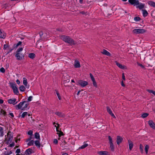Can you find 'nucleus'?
<instances>
[{
	"instance_id": "nucleus-1",
	"label": "nucleus",
	"mask_w": 155,
	"mask_h": 155,
	"mask_svg": "<svg viewBox=\"0 0 155 155\" xmlns=\"http://www.w3.org/2000/svg\"><path fill=\"white\" fill-rule=\"evenodd\" d=\"M29 103L28 101H24L20 102L15 106V107L17 110H26L29 108Z\"/></svg>"
},
{
	"instance_id": "nucleus-2",
	"label": "nucleus",
	"mask_w": 155,
	"mask_h": 155,
	"mask_svg": "<svg viewBox=\"0 0 155 155\" xmlns=\"http://www.w3.org/2000/svg\"><path fill=\"white\" fill-rule=\"evenodd\" d=\"M61 38L65 42L68 43L70 45L75 44L73 40L69 36L62 35L61 36Z\"/></svg>"
},
{
	"instance_id": "nucleus-3",
	"label": "nucleus",
	"mask_w": 155,
	"mask_h": 155,
	"mask_svg": "<svg viewBox=\"0 0 155 155\" xmlns=\"http://www.w3.org/2000/svg\"><path fill=\"white\" fill-rule=\"evenodd\" d=\"M147 30L144 29H134L133 30V33L135 34H143L146 32Z\"/></svg>"
},
{
	"instance_id": "nucleus-4",
	"label": "nucleus",
	"mask_w": 155,
	"mask_h": 155,
	"mask_svg": "<svg viewBox=\"0 0 155 155\" xmlns=\"http://www.w3.org/2000/svg\"><path fill=\"white\" fill-rule=\"evenodd\" d=\"M34 136H30V137L26 140V141L27 142L29 141L28 143V145L29 146H31L33 145L35 140Z\"/></svg>"
},
{
	"instance_id": "nucleus-5",
	"label": "nucleus",
	"mask_w": 155,
	"mask_h": 155,
	"mask_svg": "<svg viewBox=\"0 0 155 155\" xmlns=\"http://www.w3.org/2000/svg\"><path fill=\"white\" fill-rule=\"evenodd\" d=\"M53 125H54V127H56L57 134H58V136H63V133L60 130H59V124L58 123L54 122L53 123Z\"/></svg>"
},
{
	"instance_id": "nucleus-6",
	"label": "nucleus",
	"mask_w": 155,
	"mask_h": 155,
	"mask_svg": "<svg viewBox=\"0 0 155 155\" xmlns=\"http://www.w3.org/2000/svg\"><path fill=\"white\" fill-rule=\"evenodd\" d=\"M11 86L13 90L14 93L15 94L18 95L19 92L16 84L13 83H12Z\"/></svg>"
},
{
	"instance_id": "nucleus-7",
	"label": "nucleus",
	"mask_w": 155,
	"mask_h": 155,
	"mask_svg": "<svg viewBox=\"0 0 155 155\" xmlns=\"http://www.w3.org/2000/svg\"><path fill=\"white\" fill-rule=\"evenodd\" d=\"M77 84L84 87L88 84V82L84 81L79 80L77 81Z\"/></svg>"
},
{
	"instance_id": "nucleus-8",
	"label": "nucleus",
	"mask_w": 155,
	"mask_h": 155,
	"mask_svg": "<svg viewBox=\"0 0 155 155\" xmlns=\"http://www.w3.org/2000/svg\"><path fill=\"white\" fill-rule=\"evenodd\" d=\"M40 136H34L35 138L37 139L36 140H35V144L36 146L38 147H40Z\"/></svg>"
},
{
	"instance_id": "nucleus-9",
	"label": "nucleus",
	"mask_w": 155,
	"mask_h": 155,
	"mask_svg": "<svg viewBox=\"0 0 155 155\" xmlns=\"http://www.w3.org/2000/svg\"><path fill=\"white\" fill-rule=\"evenodd\" d=\"M7 101L8 103L10 104H13L14 105L18 103L16 99L15 98H12L8 99Z\"/></svg>"
},
{
	"instance_id": "nucleus-10",
	"label": "nucleus",
	"mask_w": 155,
	"mask_h": 155,
	"mask_svg": "<svg viewBox=\"0 0 155 155\" xmlns=\"http://www.w3.org/2000/svg\"><path fill=\"white\" fill-rule=\"evenodd\" d=\"M115 63L120 68L122 69H127V67L125 65H123L119 63L117 61H115Z\"/></svg>"
},
{
	"instance_id": "nucleus-11",
	"label": "nucleus",
	"mask_w": 155,
	"mask_h": 155,
	"mask_svg": "<svg viewBox=\"0 0 155 155\" xmlns=\"http://www.w3.org/2000/svg\"><path fill=\"white\" fill-rule=\"evenodd\" d=\"M145 5L139 2H138V4L136 5L137 8H139L140 9H142L144 8Z\"/></svg>"
},
{
	"instance_id": "nucleus-12",
	"label": "nucleus",
	"mask_w": 155,
	"mask_h": 155,
	"mask_svg": "<svg viewBox=\"0 0 155 155\" xmlns=\"http://www.w3.org/2000/svg\"><path fill=\"white\" fill-rule=\"evenodd\" d=\"M107 112L113 117L114 118H115L116 117L112 113V111L110 108L109 107H107Z\"/></svg>"
},
{
	"instance_id": "nucleus-13",
	"label": "nucleus",
	"mask_w": 155,
	"mask_h": 155,
	"mask_svg": "<svg viewBox=\"0 0 155 155\" xmlns=\"http://www.w3.org/2000/svg\"><path fill=\"white\" fill-rule=\"evenodd\" d=\"M123 141V138L121 136H117V143L119 145Z\"/></svg>"
},
{
	"instance_id": "nucleus-14",
	"label": "nucleus",
	"mask_w": 155,
	"mask_h": 155,
	"mask_svg": "<svg viewBox=\"0 0 155 155\" xmlns=\"http://www.w3.org/2000/svg\"><path fill=\"white\" fill-rule=\"evenodd\" d=\"M148 123L150 127L153 129H155V124L152 120L148 121Z\"/></svg>"
},
{
	"instance_id": "nucleus-15",
	"label": "nucleus",
	"mask_w": 155,
	"mask_h": 155,
	"mask_svg": "<svg viewBox=\"0 0 155 155\" xmlns=\"http://www.w3.org/2000/svg\"><path fill=\"white\" fill-rule=\"evenodd\" d=\"M128 2L131 5L136 6L138 4L139 1L137 0H129Z\"/></svg>"
},
{
	"instance_id": "nucleus-16",
	"label": "nucleus",
	"mask_w": 155,
	"mask_h": 155,
	"mask_svg": "<svg viewBox=\"0 0 155 155\" xmlns=\"http://www.w3.org/2000/svg\"><path fill=\"white\" fill-rule=\"evenodd\" d=\"M74 66L75 68H79L81 67L80 62L78 60H76L74 63Z\"/></svg>"
},
{
	"instance_id": "nucleus-17",
	"label": "nucleus",
	"mask_w": 155,
	"mask_h": 155,
	"mask_svg": "<svg viewBox=\"0 0 155 155\" xmlns=\"http://www.w3.org/2000/svg\"><path fill=\"white\" fill-rule=\"evenodd\" d=\"M23 83L24 85L27 87V88H29V86L28 85L27 80L25 78H23Z\"/></svg>"
},
{
	"instance_id": "nucleus-18",
	"label": "nucleus",
	"mask_w": 155,
	"mask_h": 155,
	"mask_svg": "<svg viewBox=\"0 0 155 155\" xmlns=\"http://www.w3.org/2000/svg\"><path fill=\"white\" fill-rule=\"evenodd\" d=\"M13 136H7L5 137V139L7 140V143L8 144L11 143L13 140Z\"/></svg>"
},
{
	"instance_id": "nucleus-19",
	"label": "nucleus",
	"mask_w": 155,
	"mask_h": 155,
	"mask_svg": "<svg viewBox=\"0 0 155 155\" xmlns=\"http://www.w3.org/2000/svg\"><path fill=\"white\" fill-rule=\"evenodd\" d=\"M101 53L103 54L108 56H110L111 55L110 53L105 49H103Z\"/></svg>"
},
{
	"instance_id": "nucleus-20",
	"label": "nucleus",
	"mask_w": 155,
	"mask_h": 155,
	"mask_svg": "<svg viewBox=\"0 0 155 155\" xmlns=\"http://www.w3.org/2000/svg\"><path fill=\"white\" fill-rule=\"evenodd\" d=\"M16 57L17 59L18 60H21L22 59L23 57L22 54H20V53H17L16 54Z\"/></svg>"
},
{
	"instance_id": "nucleus-21",
	"label": "nucleus",
	"mask_w": 155,
	"mask_h": 155,
	"mask_svg": "<svg viewBox=\"0 0 155 155\" xmlns=\"http://www.w3.org/2000/svg\"><path fill=\"white\" fill-rule=\"evenodd\" d=\"M6 34L3 31L0 30V38H5L6 37Z\"/></svg>"
},
{
	"instance_id": "nucleus-22",
	"label": "nucleus",
	"mask_w": 155,
	"mask_h": 155,
	"mask_svg": "<svg viewBox=\"0 0 155 155\" xmlns=\"http://www.w3.org/2000/svg\"><path fill=\"white\" fill-rule=\"evenodd\" d=\"M128 143L129 144V150H131L133 147V143L131 140H128Z\"/></svg>"
},
{
	"instance_id": "nucleus-23",
	"label": "nucleus",
	"mask_w": 155,
	"mask_h": 155,
	"mask_svg": "<svg viewBox=\"0 0 155 155\" xmlns=\"http://www.w3.org/2000/svg\"><path fill=\"white\" fill-rule=\"evenodd\" d=\"M100 155H109V153L107 151H101L98 152Z\"/></svg>"
},
{
	"instance_id": "nucleus-24",
	"label": "nucleus",
	"mask_w": 155,
	"mask_h": 155,
	"mask_svg": "<svg viewBox=\"0 0 155 155\" xmlns=\"http://www.w3.org/2000/svg\"><path fill=\"white\" fill-rule=\"evenodd\" d=\"M147 3L150 6L155 8V2L153 1H149L147 2Z\"/></svg>"
},
{
	"instance_id": "nucleus-25",
	"label": "nucleus",
	"mask_w": 155,
	"mask_h": 155,
	"mask_svg": "<svg viewBox=\"0 0 155 155\" xmlns=\"http://www.w3.org/2000/svg\"><path fill=\"white\" fill-rule=\"evenodd\" d=\"M143 15L144 17H146L148 14L146 10H142Z\"/></svg>"
},
{
	"instance_id": "nucleus-26",
	"label": "nucleus",
	"mask_w": 155,
	"mask_h": 155,
	"mask_svg": "<svg viewBox=\"0 0 155 155\" xmlns=\"http://www.w3.org/2000/svg\"><path fill=\"white\" fill-rule=\"evenodd\" d=\"M55 114L61 117H63L64 116V114L59 112H56Z\"/></svg>"
},
{
	"instance_id": "nucleus-27",
	"label": "nucleus",
	"mask_w": 155,
	"mask_h": 155,
	"mask_svg": "<svg viewBox=\"0 0 155 155\" xmlns=\"http://www.w3.org/2000/svg\"><path fill=\"white\" fill-rule=\"evenodd\" d=\"M35 57V54L33 53H30L28 55V57L31 58L33 59Z\"/></svg>"
},
{
	"instance_id": "nucleus-28",
	"label": "nucleus",
	"mask_w": 155,
	"mask_h": 155,
	"mask_svg": "<svg viewBox=\"0 0 155 155\" xmlns=\"http://www.w3.org/2000/svg\"><path fill=\"white\" fill-rule=\"evenodd\" d=\"M25 87L23 85H21L19 87V89L20 91L24 92L25 91Z\"/></svg>"
},
{
	"instance_id": "nucleus-29",
	"label": "nucleus",
	"mask_w": 155,
	"mask_h": 155,
	"mask_svg": "<svg viewBox=\"0 0 155 155\" xmlns=\"http://www.w3.org/2000/svg\"><path fill=\"white\" fill-rule=\"evenodd\" d=\"M110 148L111 151H114V146L113 143L110 144Z\"/></svg>"
},
{
	"instance_id": "nucleus-30",
	"label": "nucleus",
	"mask_w": 155,
	"mask_h": 155,
	"mask_svg": "<svg viewBox=\"0 0 155 155\" xmlns=\"http://www.w3.org/2000/svg\"><path fill=\"white\" fill-rule=\"evenodd\" d=\"M88 145V144L87 143H85L83 145L81 146L79 148V149H83L85 147H87V146Z\"/></svg>"
},
{
	"instance_id": "nucleus-31",
	"label": "nucleus",
	"mask_w": 155,
	"mask_h": 155,
	"mask_svg": "<svg viewBox=\"0 0 155 155\" xmlns=\"http://www.w3.org/2000/svg\"><path fill=\"white\" fill-rule=\"evenodd\" d=\"M148 115L149 114L147 113H144L142 114L141 117L143 118H144L147 117Z\"/></svg>"
},
{
	"instance_id": "nucleus-32",
	"label": "nucleus",
	"mask_w": 155,
	"mask_h": 155,
	"mask_svg": "<svg viewBox=\"0 0 155 155\" xmlns=\"http://www.w3.org/2000/svg\"><path fill=\"white\" fill-rule=\"evenodd\" d=\"M149 148V146L148 145H146L145 146V149L146 153L147 154L148 153V150Z\"/></svg>"
},
{
	"instance_id": "nucleus-33",
	"label": "nucleus",
	"mask_w": 155,
	"mask_h": 155,
	"mask_svg": "<svg viewBox=\"0 0 155 155\" xmlns=\"http://www.w3.org/2000/svg\"><path fill=\"white\" fill-rule=\"evenodd\" d=\"M31 151L32 149L29 148L26 150V152L28 154H29L31 153Z\"/></svg>"
},
{
	"instance_id": "nucleus-34",
	"label": "nucleus",
	"mask_w": 155,
	"mask_h": 155,
	"mask_svg": "<svg viewBox=\"0 0 155 155\" xmlns=\"http://www.w3.org/2000/svg\"><path fill=\"white\" fill-rule=\"evenodd\" d=\"M28 114V113L27 112H23L21 115V117L22 118H24Z\"/></svg>"
},
{
	"instance_id": "nucleus-35",
	"label": "nucleus",
	"mask_w": 155,
	"mask_h": 155,
	"mask_svg": "<svg viewBox=\"0 0 155 155\" xmlns=\"http://www.w3.org/2000/svg\"><path fill=\"white\" fill-rule=\"evenodd\" d=\"M140 18L138 17H136L134 18V20L135 21H138L140 20Z\"/></svg>"
},
{
	"instance_id": "nucleus-36",
	"label": "nucleus",
	"mask_w": 155,
	"mask_h": 155,
	"mask_svg": "<svg viewBox=\"0 0 155 155\" xmlns=\"http://www.w3.org/2000/svg\"><path fill=\"white\" fill-rule=\"evenodd\" d=\"M140 152L141 153H143V146L141 144H140Z\"/></svg>"
},
{
	"instance_id": "nucleus-37",
	"label": "nucleus",
	"mask_w": 155,
	"mask_h": 155,
	"mask_svg": "<svg viewBox=\"0 0 155 155\" xmlns=\"http://www.w3.org/2000/svg\"><path fill=\"white\" fill-rule=\"evenodd\" d=\"M108 139L109 140V143L110 144L113 143L112 138L110 136H109Z\"/></svg>"
},
{
	"instance_id": "nucleus-38",
	"label": "nucleus",
	"mask_w": 155,
	"mask_h": 155,
	"mask_svg": "<svg viewBox=\"0 0 155 155\" xmlns=\"http://www.w3.org/2000/svg\"><path fill=\"white\" fill-rule=\"evenodd\" d=\"M56 93L57 95V96L58 97V99L59 100H61V97L60 96V94H59V93H58V91H56Z\"/></svg>"
},
{
	"instance_id": "nucleus-39",
	"label": "nucleus",
	"mask_w": 155,
	"mask_h": 155,
	"mask_svg": "<svg viewBox=\"0 0 155 155\" xmlns=\"http://www.w3.org/2000/svg\"><path fill=\"white\" fill-rule=\"evenodd\" d=\"M12 153V152L11 151L9 152H5L4 153V154L5 155H9V154H10Z\"/></svg>"
},
{
	"instance_id": "nucleus-40",
	"label": "nucleus",
	"mask_w": 155,
	"mask_h": 155,
	"mask_svg": "<svg viewBox=\"0 0 155 155\" xmlns=\"http://www.w3.org/2000/svg\"><path fill=\"white\" fill-rule=\"evenodd\" d=\"M93 83L94 86L96 87H97V85L96 83V82L95 81V80L92 81Z\"/></svg>"
},
{
	"instance_id": "nucleus-41",
	"label": "nucleus",
	"mask_w": 155,
	"mask_h": 155,
	"mask_svg": "<svg viewBox=\"0 0 155 155\" xmlns=\"http://www.w3.org/2000/svg\"><path fill=\"white\" fill-rule=\"evenodd\" d=\"M23 50V48H19L17 51V53H19V52Z\"/></svg>"
},
{
	"instance_id": "nucleus-42",
	"label": "nucleus",
	"mask_w": 155,
	"mask_h": 155,
	"mask_svg": "<svg viewBox=\"0 0 155 155\" xmlns=\"http://www.w3.org/2000/svg\"><path fill=\"white\" fill-rule=\"evenodd\" d=\"M32 96H30L28 98V101H32Z\"/></svg>"
},
{
	"instance_id": "nucleus-43",
	"label": "nucleus",
	"mask_w": 155,
	"mask_h": 155,
	"mask_svg": "<svg viewBox=\"0 0 155 155\" xmlns=\"http://www.w3.org/2000/svg\"><path fill=\"white\" fill-rule=\"evenodd\" d=\"M0 71L1 72L4 73L5 72V70L2 67L0 68Z\"/></svg>"
},
{
	"instance_id": "nucleus-44",
	"label": "nucleus",
	"mask_w": 155,
	"mask_h": 155,
	"mask_svg": "<svg viewBox=\"0 0 155 155\" xmlns=\"http://www.w3.org/2000/svg\"><path fill=\"white\" fill-rule=\"evenodd\" d=\"M33 132L32 130H30L28 132L27 134L28 135H31L32 134Z\"/></svg>"
},
{
	"instance_id": "nucleus-45",
	"label": "nucleus",
	"mask_w": 155,
	"mask_h": 155,
	"mask_svg": "<svg viewBox=\"0 0 155 155\" xmlns=\"http://www.w3.org/2000/svg\"><path fill=\"white\" fill-rule=\"evenodd\" d=\"M90 76L91 77V78L92 81H93L95 79L94 78V77H93V76L92 74L91 73H90Z\"/></svg>"
},
{
	"instance_id": "nucleus-46",
	"label": "nucleus",
	"mask_w": 155,
	"mask_h": 155,
	"mask_svg": "<svg viewBox=\"0 0 155 155\" xmlns=\"http://www.w3.org/2000/svg\"><path fill=\"white\" fill-rule=\"evenodd\" d=\"M147 91L149 93H151L153 94V93H154V92L155 91H154L151 90H150L149 89L147 90Z\"/></svg>"
},
{
	"instance_id": "nucleus-47",
	"label": "nucleus",
	"mask_w": 155,
	"mask_h": 155,
	"mask_svg": "<svg viewBox=\"0 0 155 155\" xmlns=\"http://www.w3.org/2000/svg\"><path fill=\"white\" fill-rule=\"evenodd\" d=\"M15 143L14 142H12L11 144H10L9 145V147H12L14 146Z\"/></svg>"
},
{
	"instance_id": "nucleus-48",
	"label": "nucleus",
	"mask_w": 155,
	"mask_h": 155,
	"mask_svg": "<svg viewBox=\"0 0 155 155\" xmlns=\"http://www.w3.org/2000/svg\"><path fill=\"white\" fill-rule=\"evenodd\" d=\"M53 142L54 143L56 144H57L58 143V141L57 139H54Z\"/></svg>"
},
{
	"instance_id": "nucleus-49",
	"label": "nucleus",
	"mask_w": 155,
	"mask_h": 155,
	"mask_svg": "<svg viewBox=\"0 0 155 155\" xmlns=\"http://www.w3.org/2000/svg\"><path fill=\"white\" fill-rule=\"evenodd\" d=\"M20 152V150L19 149H17L16 151V153H18Z\"/></svg>"
},
{
	"instance_id": "nucleus-50",
	"label": "nucleus",
	"mask_w": 155,
	"mask_h": 155,
	"mask_svg": "<svg viewBox=\"0 0 155 155\" xmlns=\"http://www.w3.org/2000/svg\"><path fill=\"white\" fill-rule=\"evenodd\" d=\"M8 47V45H4V49H6Z\"/></svg>"
},
{
	"instance_id": "nucleus-51",
	"label": "nucleus",
	"mask_w": 155,
	"mask_h": 155,
	"mask_svg": "<svg viewBox=\"0 0 155 155\" xmlns=\"http://www.w3.org/2000/svg\"><path fill=\"white\" fill-rule=\"evenodd\" d=\"M21 42L20 41L18 42V43L16 45V47H18V46L21 45Z\"/></svg>"
},
{
	"instance_id": "nucleus-52",
	"label": "nucleus",
	"mask_w": 155,
	"mask_h": 155,
	"mask_svg": "<svg viewBox=\"0 0 155 155\" xmlns=\"http://www.w3.org/2000/svg\"><path fill=\"white\" fill-rule=\"evenodd\" d=\"M122 78H123V79L124 80H125V75H124V73H123V74H122Z\"/></svg>"
},
{
	"instance_id": "nucleus-53",
	"label": "nucleus",
	"mask_w": 155,
	"mask_h": 155,
	"mask_svg": "<svg viewBox=\"0 0 155 155\" xmlns=\"http://www.w3.org/2000/svg\"><path fill=\"white\" fill-rule=\"evenodd\" d=\"M121 86H122V87H125V84H124V82L123 81H121Z\"/></svg>"
},
{
	"instance_id": "nucleus-54",
	"label": "nucleus",
	"mask_w": 155,
	"mask_h": 155,
	"mask_svg": "<svg viewBox=\"0 0 155 155\" xmlns=\"http://www.w3.org/2000/svg\"><path fill=\"white\" fill-rule=\"evenodd\" d=\"M138 64L139 66H140V67L142 68H143L144 67V66L141 64Z\"/></svg>"
},
{
	"instance_id": "nucleus-55",
	"label": "nucleus",
	"mask_w": 155,
	"mask_h": 155,
	"mask_svg": "<svg viewBox=\"0 0 155 155\" xmlns=\"http://www.w3.org/2000/svg\"><path fill=\"white\" fill-rule=\"evenodd\" d=\"M16 82L18 84H20V81L18 80H17L16 81Z\"/></svg>"
},
{
	"instance_id": "nucleus-56",
	"label": "nucleus",
	"mask_w": 155,
	"mask_h": 155,
	"mask_svg": "<svg viewBox=\"0 0 155 155\" xmlns=\"http://www.w3.org/2000/svg\"><path fill=\"white\" fill-rule=\"evenodd\" d=\"M4 101H3L1 99H0V104H2L3 103Z\"/></svg>"
},
{
	"instance_id": "nucleus-57",
	"label": "nucleus",
	"mask_w": 155,
	"mask_h": 155,
	"mask_svg": "<svg viewBox=\"0 0 155 155\" xmlns=\"http://www.w3.org/2000/svg\"><path fill=\"white\" fill-rule=\"evenodd\" d=\"M9 114L10 116H11L12 117H14V116L13 114L12 113H10Z\"/></svg>"
},
{
	"instance_id": "nucleus-58",
	"label": "nucleus",
	"mask_w": 155,
	"mask_h": 155,
	"mask_svg": "<svg viewBox=\"0 0 155 155\" xmlns=\"http://www.w3.org/2000/svg\"><path fill=\"white\" fill-rule=\"evenodd\" d=\"M39 134L38 133L36 132L34 136H39Z\"/></svg>"
},
{
	"instance_id": "nucleus-59",
	"label": "nucleus",
	"mask_w": 155,
	"mask_h": 155,
	"mask_svg": "<svg viewBox=\"0 0 155 155\" xmlns=\"http://www.w3.org/2000/svg\"><path fill=\"white\" fill-rule=\"evenodd\" d=\"M62 155H68V154L67 153H62Z\"/></svg>"
},
{
	"instance_id": "nucleus-60",
	"label": "nucleus",
	"mask_w": 155,
	"mask_h": 155,
	"mask_svg": "<svg viewBox=\"0 0 155 155\" xmlns=\"http://www.w3.org/2000/svg\"><path fill=\"white\" fill-rule=\"evenodd\" d=\"M20 138L18 139H15V141L17 143L18 142V140L20 141Z\"/></svg>"
},
{
	"instance_id": "nucleus-61",
	"label": "nucleus",
	"mask_w": 155,
	"mask_h": 155,
	"mask_svg": "<svg viewBox=\"0 0 155 155\" xmlns=\"http://www.w3.org/2000/svg\"><path fill=\"white\" fill-rule=\"evenodd\" d=\"M65 81L67 82H69L70 81V80L68 79H67Z\"/></svg>"
},
{
	"instance_id": "nucleus-62",
	"label": "nucleus",
	"mask_w": 155,
	"mask_h": 155,
	"mask_svg": "<svg viewBox=\"0 0 155 155\" xmlns=\"http://www.w3.org/2000/svg\"><path fill=\"white\" fill-rule=\"evenodd\" d=\"M81 92V91H78V92L77 93V95H78L80 93V92Z\"/></svg>"
},
{
	"instance_id": "nucleus-63",
	"label": "nucleus",
	"mask_w": 155,
	"mask_h": 155,
	"mask_svg": "<svg viewBox=\"0 0 155 155\" xmlns=\"http://www.w3.org/2000/svg\"><path fill=\"white\" fill-rule=\"evenodd\" d=\"M83 0H80V2L81 3L82 2Z\"/></svg>"
},
{
	"instance_id": "nucleus-64",
	"label": "nucleus",
	"mask_w": 155,
	"mask_h": 155,
	"mask_svg": "<svg viewBox=\"0 0 155 155\" xmlns=\"http://www.w3.org/2000/svg\"><path fill=\"white\" fill-rule=\"evenodd\" d=\"M71 82H73V83H74V80L73 79H72L71 80Z\"/></svg>"
}]
</instances>
